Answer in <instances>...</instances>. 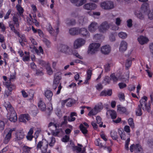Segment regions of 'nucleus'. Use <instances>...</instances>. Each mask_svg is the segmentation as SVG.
<instances>
[{"label":"nucleus","mask_w":153,"mask_h":153,"mask_svg":"<svg viewBox=\"0 0 153 153\" xmlns=\"http://www.w3.org/2000/svg\"><path fill=\"white\" fill-rule=\"evenodd\" d=\"M4 105L8 112L7 115V119L11 122H15L17 120V118L16 114L14 108L9 102H5Z\"/></svg>","instance_id":"obj_1"},{"label":"nucleus","mask_w":153,"mask_h":153,"mask_svg":"<svg viewBox=\"0 0 153 153\" xmlns=\"http://www.w3.org/2000/svg\"><path fill=\"white\" fill-rule=\"evenodd\" d=\"M148 98L147 97L144 96L140 100V104L143 110L144 111H147L149 112L150 111V104H147L146 101Z\"/></svg>","instance_id":"obj_2"},{"label":"nucleus","mask_w":153,"mask_h":153,"mask_svg":"<svg viewBox=\"0 0 153 153\" xmlns=\"http://www.w3.org/2000/svg\"><path fill=\"white\" fill-rule=\"evenodd\" d=\"M42 146V148L41 149L42 153H45L47 151V148L48 146V142L45 140V141H41L38 143L37 146V148L41 149Z\"/></svg>","instance_id":"obj_3"},{"label":"nucleus","mask_w":153,"mask_h":153,"mask_svg":"<svg viewBox=\"0 0 153 153\" xmlns=\"http://www.w3.org/2000/svg\"><path fill=\"white\" fill-rule=\"evenodd\" d=\"M100 6L104 9H111L114 7V3L110 1H104L101 3Z\"/></svg>","instance_id":"obj_4"},{"label":"nucleus","mask_w":153,"mask_h":153,"mask_svg":"<svg viewBox=\"0 0 153 153\" xmlns=\"http://www.w3.org/2000/svg\"><path fill=\"white\" fill-rule=\"evenodd\" d=\"M85 43V40L82 38L77 39L74 41L73 47L74 49H78L83 46Z\"/></svg>","instance_id":"obj_5"},{"label":"nucleus","mask_w":153,"mask_h":153,"mask_svg":"<svg viewBox=\"0 0 153 153\" xmlns=\"http://www.w3.org/2000/svg\"><path fill=\"white\" fill-rule=\"evenodd\" d=\"M100 46V44L98 43H92L91 44L89 48L88 53L91 54L95 53L98 50Z\"/></svg>","instance_id":"obj_6"},{"label":"nucleus","mask_w":153,"mask_h":153,"mask_svg":"<svg viewBox=\"0 0 153 153\" xmlns=\"http://www.w3.org/2000/svg\"><path fill=\"white\" fill-rule=\"evenodd\" d=\"M109 27V25L107 22H104L100 24L98 28L100 32L104 33L108 29Z\"/></svg>","instance_id":"obj_7"},{"label":"nucleus","mask_w":153,"mask_h":153,"mask_svg":"<svg viewBox=\"0 0 153 153\" xmlns=\"http://www.w3.org/2000/svg\"><path fill=\"white\" fill-rule=\"evenodd\" d=\"M15 129L14 128H11L9 131L8 133L6 134L3 140V143H4L7 144L8 143L11 138L12 132L13 131H15Z\"/></svg>","instance_id":"obj_8"},{"label":"nucleus","mask_w":153,"mask_h":153,"mask_svg":"<svg viewBox=\"0 0 153 153\" xmlns=\"http://www.w3.org/2000/svg\"><path fill=\"white\" fill-rule=\"evenodd\" d=\"M97 7L96 4L93 3H89L85 4L84 6V8L88 10H92L95 9Z\"/></svg>","instance_id":"obj_9"},{"label":"nucleus","mask_w":153,"mask_h":153,"mask_svg":"<svg viewBox=\"0 0 153 153\" xmlns=\"http://www.w3.org/2000/svg\"><path fill=\"white\" fill-rule=\"evenodd\" d=\"M141 10L142 12L147 14L150 11L149 4L147 3H143L141 7Z\"/></svg>","instance_id":"obj_10"},{"label":"nucleus","mask_w":153,"mask_h":153,"mask_svg":"<svg viewBox=\"0 0 153 153\" xmlns=\"http://www.w3.org/2000/svg\"><path fill=\"white\" fill-rule=\"evenodd\" d=\"M30 119V117L28 114H23L21 115L19 118V120L20 122L26 123V120L29 121Z\"/></svg>","instance_id":"obj_11"},{"label":"nucleus","mask_w":153,"mask_h":153,"mask_svg":"<svg viewBox=\"0 0 153 153\" xmlns=\"http://www.w3.org/2000/svg\"><path fill=\"white\" fill-rule=\"evenodd\" d=\"M98 24L95 22H92L88 27L89 30L91 32L95 31L98 27Z\"/></svg>","instance_id":"obj_12"},{"label":"nucleus","mask_w":153,"mask_h":153,"mask_svg":"<svg viewBox=\"0 0 153 153\" xmlns=\"http://www.w3.org/2000/svg\"><path fill=\"white\" fill-rule=\"evenodd\" d=\"M137 40L139 43L141 45L146 44L149 41L148 38L143 36H141L138 37Z\"/></svg>","instance_id":"obj_13"},{"label":"nucleus","mask_w":153,"mask_h":153,"mask_svg":"<svg viewBox=\"0 0 153 153\" xmlns=\"http://www.w3.org/2000/svg\"><path fill=\"white\" fill-rule=\"evenodd\" d=\"M79 34H80L83 37L85 36L87 37H89V34L88 31L85 28L79 29Z\"/></svg>","instance_id":"obj_14"},{"label":"nucleus","mask_w":153,"mask_h":153,"mask_svg":"<svg viewBox=\"0 0 153 153\" xmlns=\"http://www.w3.org/2000/svg\"><path fill=\"white\" fill-rule=\"evenodd\" d=\"M24 137V134L23 132L20 131L17 132L16 134V137L15 139L16 141H18L22 139Z\"/></svg>","instance_id":"obj_15"},{"label":"nucleus","mask_w":153,"mask_h":153,"mask_svg":"<svg viewBox=\"0 0 153 153\" xmlns=\"http://www.w3.org/2000/svg\"><path fill=\"white\" fill-rule=\"evenodd\" d=\"M111 48L109 45H105L101 48L102 53L104 54H108L110 52Z\"/></svg>","instance_id":"obj_16"},{"label":"nucleus","mask_w":153,"mask_h":153,"mask_svg":"<svg viewBox=\"0 0 153 153\" xmlns=\"http://www.w3.org/2000/svg\"><path fill=\"white\" fill-rule=\"evenodd\" d=\"M127 48V43L124 41H123L120 43L119 50L121 52H124L125 51Z\"/></svg>","instance_id":"obj_17"},{"label":"nucleus","mask_w":153,"mask_h":153,"mask_svg":"<svg viewBox=\"0 0 153 153\" xmlns=\"http://www.w3.org/2000/svg\"><path fill=\"white\" fill-rule=\"evenodd\" d=\"M69 33L71 35H77L79 34V29L76 27L71 28L69 30Z\"/></svg>","instance_id":"obj_18"},{"label":"nucleus","mask_w":153,"mask_h":153,"mask_svg":"<svg viewBox=\"0 0 153 153\" xmlns=\"http://www.w3.org/2000/svg\"><path fill=\"white\" fill-rule=\"evenodd\" d=\"M61 79V74L59 72L56 73L54 76L53 82L59 84Z\"/></svg>","instance_id":"obj_19"},{"label":"nucleus","mask_w":153,"mask_h":153,"mask_svg":"<svg viewBox=\"0 0 153 153\" xmlns=\"http://www.w3.org/2000/svg\"><path fill=\"white\" fill-rule=\"evenodd\" d=\"M45 97L49 100H51L53 95V92L50 90H47L45 92Z\"/></svg>","instance_id":"obj_20"},{"label":"nucleus","mask_w":153,"mask_h":153,"mask_svg":"<svg viewBox=\"0 0 153 153\" xmlns=\"http://www.w3.org/2000/svg\"><path fill=\"white\" fill-rule=\"evenodd\" d=\"M38 106L40 109L42 111H44L46 108V106L44 102L40 100L38 103Z\"/></svg>","instance_id":"obj_21"},{"label":"nucleus","mask_w":153,"mask_h":153,"mask_svg":"<svg viewBox=\"0 0 153 153\" xmlns=\"http://www.w3.org/2000/svg\"><path fill=\"white\" fill-rule=\"evenodd\" d=\"M60 50L62 52L67 53L69 49V47L66 45H60Z\"/></svg>","instance_id":"obj_22"},{"label":"nucleus","mask_w":153,"mask_h":153,"mask_svg":"<svg viewBox=\"0 0 153 153\" xmlns=\"http://www.w3.org/2000/svg\"><path fill=\"white\" fill-rule=\"evenodd\" d=\"M74 116L76 117L77 116L76 113L74 112H71V113L70 117H68V121L69 122L74 121L76 119V118L74 117Z\"/></svg>","instance_id":"obj_23"},{"label":"nucleus","mask_w":153,"mask_h":153,"mask_svg":"<svg viewBox=\"0 0 153 153\" xmlns=\"http://www.w3.org/2000/svg\"><path fill=\"white\" fill-rule=\"evenodd\" d=\"M134 151L135 153H143L142 148L139 144L135 145Z\"/></svg>","instance_id":"obj_24"},{"label":"nucleus","mask_w":153,"mask_h":153,"mask_svg":"<svg viewBox=\"0 0 153 153\" xmlns=\"http://www.w3.org/2000/svg\"><path fill=\"white\" fill-rule=\"evenodd\" d=\"M117 110L121 113H126L127 111L126 108L124 107L121 106L120 105H119L117 106Z\"/></svg>","instance_id":"obj_25"},{"label":"nucleus","mask_w":153,"mask_h":153,"mask_svg":"<svg viewBox=\"0 0 153 153\" xmlns=\"http://www.w3.org/2000/svg\"><path fill=\"white\" fill-rule=\"evenodd\" d=\"M66 24L68 25H74L76 23L75 19H67L65 22Z\"/></svg>","instance_id":"obj_26"},{"label":"nucleus","mask_w":153,"mask_h":153,"mask_svg":"<svg viewBox=\"0 0 153 153\" xmlns=\"http://www.w3.org/2000/svg\"><path fill=\"white\" fill-rule=\"evenodd\" d=\"M72 17H78L79 19V22L80 23L81 22H83V18L82 16H79V15L77 13H72Z\"/></svg>","instance_id":"obj_27"},{"label":"nucleus","mask_w":153,"mask_h":153,"mask_svg":"<svg viewBox=\"0 0 153 153\" xmlns=\"http://www.w3.org/2000/svg\"><path fill=\"white\" fill-rule=\"evenodd\" d=\"M5 85L8 88V91H12V90L15 88V86L10 83L6 82L5 83Z\"/></svg>","instance_id":"obj_28"},{"label":"nucleus","mask_w":153,"mask_h":153,"mask_svg":"<svg viewBox=\"0 0 153 153\" xmlns=\"http://www.w3.org/2000/svg\"><path fill=\"white\" fill-rule=\"evenodd\" d=\"M79 128L80 130L84 135L87 133L88 130L87 129V128L85 127L83 124H80L79 126Z\"/></svg>","instance_id":"obj_29"},{"label":"nucleus","mask_w":153,"mask_h":153,"mask_svg":"<svg viewBox=\"0 0 153 153\" xmlns=\"http://www.w3.org/2000/svg\"><path fill=\"white\" fill-rule=\"evenodd\" d=\"M140 105H138V107L136 111V114L137 116H140L142 115V112L141 109Z\"/></svg>","instance_id":"obj_30"},{"label":"nucleus","mask_w":153,"mask_h":153,"mask_svg":"<svg viewBox=\"0 0 153 153\" xmlns=\"http://www.w3.org/2000/svg\"><path fill=\"white\" fill-rule=\"evenodd\" d=\"M111 80V79L108 76H105L103 80L102 81V83L105 85L109 84L110 83Z\"/></svg>","instance_id":"obj_31"},{"label":"nucleus","mask_w":153,"mask_h":153,"mask_svg":"<svg viewBox=\"0 0 153 153\" xmlns=\"http://www.w3.org/2000/svg\"><path fill=\"white\" fill-rule=\"evenodd\" d=\"M110 135L111 137L114 140H116L118 138L117 133L114 130L112 131H111Z\"/></svg>","instance_id":"obj_32"},{"label":"nucleus","mask_w":153,"mask_h":153,"mask_svg":"<svg viewBox=\"0 0 153 153\" xmlns=\"http://www.w3.org/2000/svg\"><path fill=\"white\" fill-rule=\"evenodd\" d=\"M13 20L15 26L16 27H19V24L18 18L15 16H13Z\"/></svg>","instance_id":"obj_33"},{"label":"nucleus","mask_w":153,"mask_h":153,"mask_svg":"<svg viewBox=\"0 0 153 153\" xmlns=\"http://www.w3.org/2000/svg\"><path fill=\"white\" fill-rule=\"evenodd\" d=\"M110 115L113 119H115L117 116L116 112L114 110H111L109 111Z\"/></svg>","instance_id":"obj_34"},{"label":"nucleus","mask_w":153,"mask_h":153,"mask_svg":"<svg viewBox=\"0 0 153 153\" xmlns=\"http://www.w3.org/2000/svg\"><path fill=\"white\" fill-rule=\"evenodd\" d=\"M32 148L26 146H24L23 147V152L22 153H30V150Z\"/></svg>","instance_id":"obj_35"},{"label":"nucleus","mask_w":153,"mask_h":153,"mask_svg":"<svg viewBox=\"0 0 153 153\" xmlns=\"http://www.w3.org/2000/svg\"><path fill=\"white\" fill-rule=\"evenodd\" d=\"M65 102H66V105L68 107H71L74 103V100L71 99H69L65 100Z\"/></svg>","instance_id":"obj_36"},{"label":"nucleus","mask_w":153,"mask_h":153,"mask_svg":"<svg viewBox=\"0 0 153 153\" xmlns=\"http://www.w3.org/2000/svg\"><path fill=\"white\" fill-rule=\"evenodd\" d=\"M62 131V129L61 128L59 129L56 128L55 131L53 130L52 131V134L53 136H57L59 133Z\"/></svg>","instance_id":"obj_37"},{"label":"nucleus","mask_w":153,"mask_h":153,"mask_svg":"<svg viewBox=\"0 0 153 153\" xmlns=\"http://www.w3.org/2000/svg\"><path fill=\"white\" fill-rule=\"evenodd\" d=\"M46 28L47 30L51 34H52L53 32V30L52 27L51 25L50 24H48L46 26Z\"/></svg>","instance_id":"obj_38"},{"label":"nucleus","mask_w":153,"mask_h":153,"mask_svg":"<svg viewBox=\"0 0 153 153\" xmlns=\"http://www.w3.org/2000/svg\"><path fill=\"white\" fill-rule=\"evenodd\" d=\"M16 8L19 12V15H21L23 13L24 10L23 8L19 4H17L16 5Z\"/></svg>","instance_id":"obj_39"},{"label":"nucleus","mask_w":153,"mask_h":153,"mask_svg":"<svg viewBox=\"0 0 153 153\" xmlns=\"http://www.w3.org/2000/svg\"><path fill=\"white\" fill-rule=\"evenodd\" d=\"M119 36L122 39H126L127 36V34L123 32H120L118 34Z\"/></svg>","instance_id":"obj_40"},{"label":"nucleus","mask_w":153,"mask_h":153,"mask_svg":"<svg viewBox=\"0 0 153 153\" xmlns=\"http://www.w3.org/2000/svg\"><path fill=\"white\" fill-rule=\"evenodd\" d=\"M112 66V64L111 63H107L105 66V72H108L110 71V67Z\"/></svg>","instance_id":"obj_41"},{"label":"nucleus","mask_w":153,"mask_h":153,"mask_svg":"<svg viewBox=\"0 0 153 153\" xmlns=\"http://www.w3.org/2000/svg\"><path fill=\"white\" fill-rule=\"evenodd\" d=\"M95 144L96 146H99L100 147H102L103 146L102 144L101 140L100 138L97 139L95 141Z\"/></svg>","instance_id":"obj_42"},{"label":"nucleus","mask_w":153,"mask_h":153,"mask_svg":"<svg viewBox=\"0 0 153 153\" xmlns=\"http://www.w3.org/2000/svg\"><path fill=\"white\" fill-rule=\"evenodd\" d=\"M137 17L141 20H143L144 18V15L142 12H139L136 14Z\"/></svg>","instance_id":"obj_43"},{"label":"nucleus","mask_w":153,"mask_h":153,"mask_svg":"<svg viewBox=\"0 0 153 153\" xmlns=\"http://www.w3.org/2000/svg\"><path fill=\"white\" fill-rule=\"evenodd\" d=\"M110 77H111V79L113 80L114 83H116L118 80V78L114 74H111Z\"/></svg>","instance_id":"obj_44"},{"label":"nucleus","mask_w":153,"mask_h":153,"mask_svg":"<svg viewBox=\"0 0 153 153\" xmlns=\"http://www.w3.org/2000/svg\"><path fill=\"white\" fill-rule=\"evenodd\" d=\"M131 61L130 59H127L126 61L125 64L126 67L128 69L131 66Z\"/></svg>","instance_id":"obj_45"},{"label":"nucleus","mask_w":153,"mask_h":153,"mask_svg":"<svg viewBox=\"0 0 153 153\" xmlns=\"http://www.w3.org/2000/svg\"><path fill=\"white\" fill-rule=\"evenodd\" d=\"M128 123L132 128H134V124L133 122V120L132 118H130L128 120Z\"/></svg>","instance_id":"obj_46"},{"label":"nucleus","mask_w":153,"mask_h":153,"mask_svg":"<svg viewBox=\"0 0 153 153\" xmlns=\"http://www.w3.org/2000/svg\"><path fill=\"white\" fill-rule=\"evenodd\" d=\"M98 112L97 111L94 109H92L88 114V115L90 116H91L93 115H94L96 114Z\"/></svg>","instance_id":"obj_47"},{"label":"nucleus","mask_w":153,"mask_h":153,"mask_svg":"<svg viewBox=\"0 0 153 153\" xmlns=\"http://www.w3.org/2000/svg\"><path fill=\"white\" fill-rule=\"evenodd\" d=\"M46 70L47 73L49 75H51L53 74L52 70L50 66L47 65L46 67Z\"/></svg>","instance_id":"obj_48"},{"label":"nucleus","mask_w":153,"mask_h":153,"mask_svg":"<svg viewBox=\"0 0 153 153\" xmlns=\"http://www.w3.org/2000/svg\"><path fill=\"white\" fill-rule=\"evenodd\" d=\"M102 108L103 107L102 105H96L94 108L98 113L100 111V110L102 109Z\"/></svg>","instance_id":"obj_49"},{"label":"nucleus","mask_w":153,"mask_h":153,"mask_svg":"<svg viewBox=\"0 0 153 153\" xmlns=\"http://www.w3.org/2000/svg\"><path fill=\"white\" fill-rule=\"evenodd\" d=\"M64 121L62 122L60 126L62 127L63 125H66L67 124V120H68V117L66 116H65L63 117Z\"/></svg>","instance_id":"obj_50"},{"label":"nucleus","mask_w":153,"mask_h":153,"mask_svg":"<svg viewBox=\"0 0 153 153\" xmlns=\"http://www.w3.org/2000/svg\"><path fill=\"white\" fill-rule=\"evenodd\" d=\"M5 123L4 122L0 120V131H2L4 129Z\"/></svg>","instance_id":"obj_51"},{"label":"nucleus","mask_w":153,"mask_h":153,"mask_svg":"<svg viewBox=\"0 0 153 153\" xmlns=\"http://www.w3.org/2000/svg\"><path fill=\"white\" fill-rule=\"evenodd\" d=\"M148 18L150 20L153 19V10H150L147 14Z\"/></svg>","instance_id":"obj_52"},{"label":"nucleus","mask_w":153,"mask_h":153,"mask_svg":"<svg viewBox=\"0 0 153 153\" xmlns=\"http://www.w3.org/2000/svg\"><path fill=\"white\" fill-rule=\"evenodd\" d=\"M73 54L75 56L77 57L79 59H83V57L80 56L79 54L78 53L77 51L76 50H74L73 52Z\"/></svg>","instance_id":"obj_53"},{"label":"nucleus","mask_w":153,"mask_h":153,"mask_svg":"<svg viewBox=\"0 0 153 153\" xmlns=\"http://www.w3.org/2000/svg\"><path fill=\"white\" fill-rule=\"evenodd\" d=\"M43 41L48 47H50L51 42L49 40L47 39H45L43 40Z\"/></svg>","instance_id":"obj_54"},{"label":"nucleus","mask_w":153,"mask_h":153,"mask_svg":"<svg viewBox=\"0 0 153 153\" xmlns=\"http://www.w3.org/2000/svg\"><path fill=\"white\" fill-rule=\"evenodd\" d=\"M69 139V137L68 136L66 135L62 139V141L64 142H67Z\"/></svg>","instance_id":"obj_55"},{"label":"nucleus","mask_w":153,"mask_h":153,"mask_svg":"<svg viewBox=\"0 0 153 153\" xmlns=\"http://www.w3.org/2000/svg\"><path fill=\"white\" fill-rule=\"evenodd\" d=\"M119 100H125V96L123 93H120L118 95Z\"/></svg>","instance_id":"obj_56"},{"label":"nucleus","mask_w":153,"mask_h":153,"mask_svg":"<svg viewBox=\"0 0 153 153\" xmlns=\"http://www.w3.org/2000/svg\"><path fill=\"white\" fill-rule=\"evenodd\" d=\"M30 59V55L24 56L22 58V60L24 61H28Z\"/></svg>","instance_id":"obj_57"},{"label":"nucleus","mask_w":153,"mask_h":153,"mask_svg":"<svg viewBox=\"0 0 153 153\" xmlns=\"http://www.w3.org/2000/svg\"><path fill=\"white\" fill-rule=\"evenodd\" d=\"M11 12V9H10L8 10L6 15L4 16V19H6L9 18V16Z\"/></svg>","instance_id":"obj_58"},{"label":"nucleus","mask_w":153,"mask_h":153,"mask_svg":"<svg viewBox=\"0 0 153 153\" xmlns=\"http://www.w3.org/2000/svg\"><path fill=\"white\" fill-rule=\"evenodd\" d=\"M9 26L10 27L11 30L15 28L14 25L15 24L12 21H10L8 22Z\"/></svg>","instance_id":"obj_59"},{"label":"nucleus","mask_w":153,"mask_h":153,"mask_svg":"<svg viewBox=\"0 0 153 153\" xmlns=\"http://www.w3.org/2000/svg\"><path fill=\"white\" fill-rule=\"evenodd\" d=\"M127 26L129 27H131L132 25V20L131 19H129L127 21Z\"/></svg>","instance_id":"obj_60"},{"label":"nucleus","mask_w":153,"mask_h":153,"mask_svg":"<svg viewBox=\"0 0 153 153\" xmlns=\"http://www.w3.org/2000/svg\"><path fill=\"white\" fill-rule=\"evenodd\" d=\"M103 147V149L105 150V151H107L109 153L112 150L111 148L109 146H103V147Z\"/></svg>","instance_id":"obj_61"},{"label":"nucleus","mask_w":153,"mask_h":153,"mask_svg":"<svg viewBox=\"0 0 153 153\" xmlns=\"http://www.w3.org/2000/svg\"><path fill=\"white\" fill-rule=\"evenodd\" d=\"M95 87L96 89L99 91H100L103 88V87L101 84H97V85Z\"/></svg>","instance_id":"obj_62"},{"label":"nucleus","mask_w":153,"mask_h":153,"mask_svg":"<svg viewBox=\"0 0 153 153\" xmlns=\"http://www.w3.org/2000/svg\"><path fill=\"white\" fill-rule=\"evenodd\" d=\"M118 85L120 89H123L126 87V85L123 82L120 83L118 84Z\"/></svg>","instance_id":"obj_63"},{"label":"nucleus","mask_w":153,"mask_h":153,"mask_svg":"<svg viewBox=\"0 0 153 153\" xmlns=\"http://www.w3.org/2000/svg\"><path fill=\"white\" fill-rule=\"evenodd\" d=\"M121 22V20L120 19V18L118 17L116 19L115 23L117 25L119 26Z\"/></svg>","instance_id":"obj_64"}]
</instances>
